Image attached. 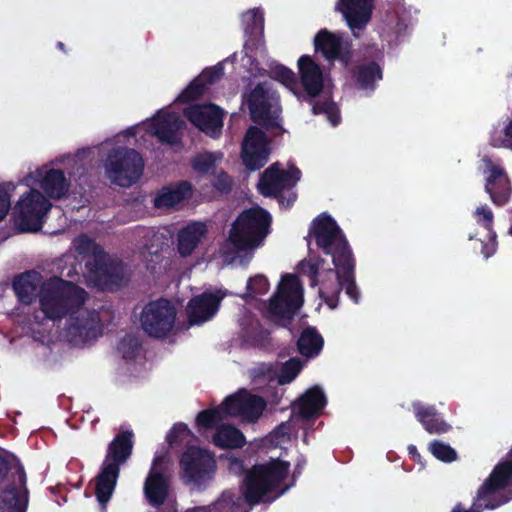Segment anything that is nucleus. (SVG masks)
<instances>
[{"label": "nucleus", "instance_id": "obj_16", "mask_svg": "<svg viewBox=\"0 0 512 512\" xmlns=\"http://www.w3.org/2000/svg\"><path fill=\"white\" fill-rule=\"evenodd\" d=\"M509 457L508 461L502 462L494 468L489 478L478 490L477 501L479 506L494 509L508 501V498L499 497V493L512 476V449Z\"/></svg>", "mask_w": 512, "mask_h": 512}, {"label": "nucleus", "instance_id": "obj_49", "mask_svg": "<svg viewBox=\"0 0 512 512\" xmlns=\"http://www.w3.org/2000/svg\"><path fill=\"white\" fill-rule=\"evenodd\" d=\"M496 234L490 230L488 232V243L483 246L482 252L486 258L493 255L496 251Z\"/></svg>", "mask_w": 512, "mask_h": 512}, {"label": "nucleus", "instance_id": "obj_53", "mask_svg": "<svg viewBox=\"0 0 512 512\" xmlns=\"http://www.w3.org/2000/svg\"><path fill=\"white\" fill-rule=\"evenodd\" d=\"M296 199V195L294 193H290L287 199V203H285L284 197L280 198V204L283 206H289L291 203H293Z\"/></svg>", "mask_w": 512, "mask_h": 512}, {"label": "nucleus", "instance_id": "obj_12", "mask_svg": "<svg viewBox=\"0 0 512 512\" xmlns=\"http://www.w3.org/2000/svg\"><path fill=\"white\" fill-rule=\"evenodd\" d=\"M303 303V288L298 278L288 274L282 277L276 295L271 299L267 314L282 324L290 319Z\"/></svg>", "mask_w": 512, "mask_h": 512}, {"label": "nucleus", "instance_id": "obj_56", "mask_svg": "<svg viewBox=\"0 0 512 512\" xmlns=\"http://www.w3.org/2000/svg\"><path fill=\"white\" fill-rule=\"evenodd\" d=\"M510 233H511V235H512V225H511V228H510Z\"/></svg>", "mask_w": 512, "mask_h": 512}, {"label": "nucleus", "instance_id": "obj_37", "mask_svg": "<svg viewBox=\"0 0 512 512\" xmlns=\"http://www.w3.org/2000/svg\"><path fill=\"white\" fill-rule=\"evenodd\" d=\"M245 31L251 34H260L263 30L264 18L258 9H252L242 15Z\"/></svg>", "mask_w": 512, "mask_h": 512}, {"label": "nucleus", "instance_id": "obj_54", "mask_svg": "<svg viewBox=\"0 0 512 512\" xmlns=\"http://www.w3.org/2000/svg\"><path fill=\"white\" fill-rule=\"evenodd\" d=\"M408 450H409V453H410L413 457H418V456H419V454L417 453V449H416V447H415V446H410V447L408 448Z\"/></svg>", "mask_w": 512, "mask_h": 512}, {"label": "nucleus", "instance_id": "obj_41", "mask_svg": "<svg viewBox=\"0 0 512 512\" xmlns=\"http://www.w3.org/2000/svg\"><path fill=\"white\" fill-rule=\"evenodd\" d=\"M382 77L379 67L372 64L368 67L362 68L358 74V81L362 88H370L372 84L380 80Z\"/></svg>", "mask_w": 512, "mask_h": 512}, {"label": "nucleus", "instance_id": "obj_36", "mask_svg": "<svg viewBox=\"0 0 512 512\" xmlns=\"http://www.w3.org/2000/svg\"><path fill=\"white\" fill-rule=\"evenodd\" d=\"M166 439L171 446L182 444L191 445L195 437L185 424L179 423L173 426L167 434Z\"/></svg>", "mask_w": 512, "mask_h": 512}, {"label": "nucleus", "instance_id": "obj_15", "mask_svg": "<svg viewBox=\"0 0 512 512\" xmlns=\"http://www.w3.org/2000/svg\"><path fill=\"white\" fill-rule=\"evenodd\" d=\"M176 310L167 300L149 303L141 315L143 330L150 336L160 338L167 335L175 324Z\"/></svg>", "mask_w": 512, "mask_h": 512}, {"label": "nucleus", "instance_id": "obj_55", "mask_svg": "<svg viewBox=\"0 0 512 512\" xmlns=\"http://www.w3.org/2000/svg\"><path fill=\"white\" fill-rule=\"evenodd\" d=\"M89 149H83L81 151H79L76 155L77 158H81L82 156H84L85 154L89 153Z\"/></svg>", "mask_w": 512, "mask_h": 512}, {"label": "nucleus", "instance_id": "obj_18", "mask_svg": "<svg viewBox=\"0 0 512 512\" xmlns=\"http://www.w3.org/2000/svg\"><path fill=\"white\" fill-rule=\"evenodd\" d=\"M270 154L269 142L258 128L251 127L243 140L241 157L245 167L251 171L263 167Z\"/></svg>", "mask_w": 512, "mask_h": 512}, {"label": "nucleus", "instance_id": "obj_21", "mask_svg": "<svg viewBox=\"0 0 512 512\" xmlns=\"http://www.w3.org/2000/svg\"><path fill=\"white\" fill-rule=\"evenodd\" d=\"M481 169L485 174V191L496 205L505 204L511 194L509 179L499 164L490 158L482 160Z\"/></svg>", "mask_w": 512, "mask_h": 512}, {"label": "nucleus", "instance_id": "obj_50", "mask_svg": "<svg viewBox=\"0 0 512 512\" xmlns=\"http://www.w3.org/2000/svg\"><path fill=\"white\" fill-rule=\"evenodd\" d=\"M231 183L230 177L226 173L220 172L216 175L214 185L219 190H225L231 186Z\"/></svg>", "mask_w": 512, "mask_h": 512}, {"label": "nucleus", "instance_id": "obj_43", "mask_svg": "<svg viewBox=\"0 0 512 512\" xmlns=\"http://www.w3.org/2000/svg\"><path fill=\"white\" fill-rule=\"evenodd\" d=\"M313 112L315 114L324 113L327 116L329 122L336 126L340 122V115L337 106L333 102L319 103L313 106Z\"/></svg>", "mask_w": 512, "mask_h": 512}, {"label": "nucleus", "instance_id": "obj_3", "mask_svg": "<svg viewBox=\"0 0 512 512\" xmlns=\"http://www.w3.org/2000/svg\"><path fill=\"white\" fill-rule=\"evenodd\" d=\"M130 137L133 136L126 130L102 145V149L108 153L103 164L105 174L111 182L122 187L135 183L144 166L139 153L124 146L125 140Z\"/></svg>", "mask_w": 512, "mask_h": 512}, {"label": "nucleus", "instance_id": "obj_5", "mask_svg": "<svg viewBox=\"0 0 512 512\" xmlns=\"http://www.w3.org/2000/svg\"><path fill=\"white\" fill-rule=\"evenodd\" d=\"M289 464L272 460L267 464L255 465L243 480L241 491L249 505L274 500L282 492H276L280 482L287 475Z\"/></svg>", "mask_w": 512, "mask_h": 512}, {"label": "nucleus", "instance_id": "obj_52", "mask_svg": "<svg viewBox=\"0 0 512 512\" xmlns=\"http://www.w3.org/2000/svg\"><path fill=\"white\" fill-rule=\"evenodd\" d=\"M485 508L484 506H479L477 499L475 500L474 506L470 510H462L459 506L455 507L452 512H479V509Z\"/></svg>", "mask_w": 512, "mask_h": 512}, {"label": "nucleus", "instance_id": "obj_30", "mask_svg": "<svg viewBox=\"0 0 512 512\" xmlns=\"http://www.w3.org/2000/svg\"><path fill=\"white\" fill-rule=\"evenodd\" d=\"M326 398L319 387L308 389L294 404V411H297L302 417H311L317 415L325 406Z\"/></svg>", "mask_w": 512, "mask_h": 512}, {"label": "nucleus", "instance_id": "obj_14", "mask_svg": "<svg viewBox=\"0 0 512 512\" xmlns=\"http://www.w3.org/2000/svg\"><path fill=\"white\" fill-rule=\"evenodd\" d=\"M22 182L28 187L41 188L48 199H61L70 188V183L63 171L50 165L37 167L34 171L29 172Z\"/></svg>", "mask_w": 512, "mask_h": 512}, {"label": "nucleus", "instance_id": "obj_35", "mask_svg": "<svg viewBox=\"0 0 512 512\" xmlns=\"http://www.w3.org/2000/svg\"><path fill=\"white\" fill-rule=\"evenodd\" d=\"M223 154L220 152H205L197 155L193 160V168L202 173L209 172L222 162Z\"/></svg>", "mask_w": 512, "mask_h": 512}, {"label": "nucleus", "instance_id": "obj_17", "mask_svg": "<svg viewBox=\"0 0 512 512\" xmlns=\"http://www.w3.org/2000/svg\"><path fill=\"white\" fill-rule=\"evenodd\" d=\"M169 463L166 455H156L144 483V494L152 506L162 505L169 495V480L165 470Z\"/></svg>", "mask_w": 512, "mask_h": 512}, {"label": "nucleus", "instance_id": "obj_20", "mask_svg": "<svg viewBox=\"0 0 512 512\" xmlns=\"http://www.w3.org/2000/svg\"><path fill=\"white\" fill-rule=\"evenodd\" d=\"M186 118L199 130L211 137L220 135L224 112L213 104H194L184 110Z\"/></svg>", "mask_w": 512, "mask_h": 512}, {"label": "nucleus", "instance_id": "obj_47", "mask_svg": "<svg viewBox=\"0 0 512 512\" xmlns=\"http://www.w3.org/2000/svg\"><path fill=\"white\" fill-rule=\"evenodd\" d=\"M289 431H290L289 424H282L273 432V434H271V436L268 440L271 443H275L276 446H281L289 438V436H288Z\"/></svg>", "mask_w": 512, "mask_h": 512}, {"label": "nucleus", "instance_id": "obj_11", "mask_svg": "<svg viewBox=\"0 0 512 512\" xmlns=\"http://www.w3.org/2000/svg\"><path fill=\"white\" fill-rule=\"evenodd\" d=\"M48 198L36 188L21 195L14 207V222L21 232H37L42 228L44 219L51 209Z\"/></svg>", "mask_w": 512, "mask_h": 512}, {"label": "nucleus", "instance_id": "obj_48", "mask_svg": "<svg viewBox=\"0 0 512 512\" xmlns=\"http://www.w3.org/2000/svg\"><path fill=\"white\" fill-rule=\"evenodd\" d=\"M219 504L224 507H228L232 512L246 510L245 508L242 507V500L237 499V501H235L234 496L231 493L223 494Z\"/></svg>", "mask_w": 512, "mask_h": 512}, {"label": "nucleus", "instance_id": "obj_26", "mask_svg": "<svg viewBox=\"0 0 512 512\" xmlns=\"http://www.w3.org/2000/svg\"><path fill=\"white\" fill-rule=\"evenodd\" d=\"M207 226L201 222H193L180 230L178 234V252L186 257L205 239Z\"/></svg>", "mask_w": 512, "mask_h": 512}, {"label": "nucleus", "instance_id": "obj_9", "mask_svg": "<svg viewBox=\"0 0 512 512\" xmlns=\"http://www.w3.org/2000/svg\"><path fill=\"white\" fill-rule=\"evenodd\" d=\"M309 235L319 248L332 256L334 265L343 261L345 279L349 280L351 252L336 222L329 215L322 214L313 221Z\"/></svg>", "mask_w": 512, "mask_h": 512}, {"label": "nucleus", "instance_id": "obj_33", "mask_svg": "<svg viewBox=\"0 0 512 512\" xmlns=\"http://www.w3.org/2000/svg\"><path fill=\"white\" fill-rule=\"evenodd\" d=\"M213 441L221 448H239L245 444V437L235 427L221 425L217 428Z\"/></svg>", "mask_w": 512, "mask_h": 512}, {"label": "nucleus", "instance_id": "obj_38", "mask_svg": "<svg viewBox=\"0 0 512 512\" xmlns=\"http://www.w3.org/2000/svg\"><path fill=\"white\" fill-rule=\"evenodd\" d=\"M271 76L275 78L277 81L281 82L284 86H286L289 90H291L294 94L297 95L296 92V80L294 73L282 66V65H275L271 67Z\"/></svg>", "mask_w": 512, "mask_h": 512}, {"label": "nucleus", "instance_id": "obj_4", "mask_svg": "<svg viewBox=\"0 0 512 512\" xmlns=\"http://www.w3.org/2000/svg\"><path fill=\"white\" fill-rule=\"evenodd\" d=\"M74 249L81 255L90 257L86 266L91 281L105 289H113L127 281L128 273L124 265L106 255L98 245L85 235L73 242Z\"/></svg>", "mask_w": 512, "mask_h": 512}, {"label": "nucleus", "instance_id": "obj_19", "mask_svg": "<svg viewBox=\"0 0 512 512\" xmlns=\"http://www.w3.org/2000/svg\"><path fill=\"white\" fill-rule=\"evenodd\" d=\"M300 177L301 172L298 168L289 166L288 170L284 171L279 163H275L264 171L258 189L264 196H274L284 189L295 186Z\"/></svg>", "mask_w": 512, "mask_h": 512}, {"label": "nucleus", "instance_id": "obj_8", "mask_svg": "<svg viewBox=\"0 0 512 512\" xmlns=\"http://www.w3.org/2000/svg\"><path fill=\"white\" fill-rule=\"evenodd\" d=\"M132 437V432H122L115 437L108 447L102 470L96 478V497L103 508L110 500L114 491L120 465L131 454L133 447Z\"/></svg>", "mask_w": 512, "mask_h": 512}, {"label": "nucleus", "instance_id": "obj_24", "mask_svg": "<svg viewBox=\"0 0 512 512\" xmlns=\"http://www.w3.org/2000/svg\"><path fill=\"white\" fill-rule=\"evenodd\" d=\"M225 297L222 291L203 293L191 299L187 305V317L192 325L202 324L214 317L221 300Z\"/></svg>", "mask_w": 512, "mask_h": 512}, {"label": "nucleus", "instance_id": "obj_44", "mask_svg": "<svg viewBox=\"0 0 512 512\" xmlns=\"http://www.w3.org/2000/svg\"><path fill=\"white\" fill-rule=\"evenodd\" d=\"M491 142L495 147H507L512 149V119L504 130V137H502L501 132H494Z\"/></svg>", "mask_w": 512, "mask_h": 512}, {"label": "nucleus", "instance_id": "obj_29", "mask_svg": "<svg viewBox=\"0 0 512 512\" xmlns=\"http://www.w3.org/2000/svg\"><path fill=\"white\" fill-rule=\"evenodd\" d=\"M222 65L204 70L178 97L181 102H188L199 98L208 84H212L221 78Z\"/></svg>", "mask_w": 512, "mask_h": 512}, {"label": "nucleus", "instance_id": "obj_7", "mask_svg": "<svg viewBox=\"0 0 512 512\" xmlns=\"http://www.w3.org/2000/svg\"><path fill=\"white\" fill-rule=\"evenodd\" d=\"M264 408L265 402L262 398L240 390L227 397L218 408L200 412L196 422L199 429L210 428L228 416H237L250 422L258 419Z\"/></svg>", "mask_w": 512, "mask_h": 512}, {"label": "nucleus", "instance_id": "obj_10", "mask_svg": "<svg viewBox=\"0 0 512 512\" xmlns=\"http://www.w3.org/2000/svg\"><path fill=\"white\" fill-rule=\"evenodd\" d=\"M179 115L169 109L159 110L151 119L127 129L140 144L146 143V136L156 137L160 142L174 144L182 129Z\"/></svg>", "mask_w": 512, "mask_h": 512}, {"label": "nucleus", "instance_id": "obj_23", "mask_svg": "<svg viewBox=\"0 0 512 512\" xmlns=\"http://www.w3.org/2000/svg\"><path fill=\"white\" fill-rule=\"evenodd\" d=\"M336 8L353 35L358 36L371 20L374 4L372 0H338Z\"/></svg>", "mask_w": 512, "mask_h": 512}, {"label": "nucleus", "instance_id": "obj_25", "mask_svg": "<svg viewBox=\"0 0 512 512\" xmlns=\"http://www.w3.org/2000/svg\"><path fill=\"white\" fill-rule=\"evenodd\" d=\"M298 70L301 84L310 97L317 96L324 86V75L319 65L307 55L298 60Z\"/></svg>", "mask_w": 512, "mask_h": 512}, {"label": "nucleus", "instance_id": "obj_46", "mask_svg": "<svg viewBox=\"0 0 512 512\" xmlns=\"http://www.w3.org/2000/svg\"><path fill=\"white\" fill-rule=\"evenodd\" d=\"M477 222L482 223L488 232L491 230L493 221V213L487 206H480L475 210L474 213Z\"/></svg>", "mask_w": 512, "mask_h": 512}, {"label": "nucleus", "instance_id": "obj_40", "mask_svg": "<svg viewBox=\"0 0 512 512\" xmlns=\"http://www.w3.org/2000/svg\"><path fill=\"white\" fill-rule=\"evenodd\" d=\"M302 369V363L298 359H291L287 361L282 367L278 376L280 384L290 383Z\"/></svg>", "mask_w": 512, "mask_h": 512}, {"label": "nucleus", "instance_id": "obj_45", "mask_svg": "<svg viewBox=\"0 0 512 512\" xmlns=\"http://www.w3.org/2000/svg\"><path fill=\"white\" fill-rule=\"evenodd\" d=\"M139 348V342L135 337L127 336L119 344V351L126 358H132Z\"/></svg>", "mask_w": 512, "mask_h": 512}, {"label": "nucleus", "instance_id": "obj_27", "mask_svg": "<svg viewBox=\"0 0 512 512\" xmlns=\"http://www.w3.org/2000/svg\"><path fill=\"white\" fill-rule=\"evenodd\" d=\"M191 195V185L188 182H181L161 189L154 199V204L160 209L174 208L189 199Z\"/></svg>", "mask_w": 512, "mask_h": 512}, {"label": "nucleus", "instance_id": "obj_32", "mask_svg": "<svg viewBox=\"0 0 512 512\" xmlns=\"http://www.w3.org/2000/svg\"><path fill=\"white\" fill-rule=\"evenodd\" d=\"M27 495L23 485L6 488L1 495L0 509L2 512H25Z\"/></svg>", "mask_w": 512, "mask_h": 512}, {"label": "nucleus", "instance_id": "obj_39", "mask_svg": "<svg viewBox=\"0 0 512 512\" xmlns=\"http://www.w3.org/2000/svg\"><path fill=\"white\" fill-rule=\"evenodd\" d=\"M269 289V283L264 275L251 277L247 283V290L244 295L246 298H255L265 294Z\"/></svg>", "mask_w": 512, "mask_h": 512}, {"label": "nucleus", "instance_id": "obj_51", "mask_svg": "<svg viewBox=\"0 0 512 512\" xmlns=\"http://www.w3.org/2000/svg\"><path fill=\"white\" fill-rule=\"evenodd\" d=\"M242 464L238 459L228 458V469L233 473H240L242 471Z\"/></svg>", "mask_w": 512, "mask_h": 512}, {"label": "nucleus", "instance_id": "obj_22", "mask_svg": "<svg viewBox=\"0 0 512 512\" xmlns=\"http://www.w3.org/2000/svg\"><path fill=\"white\" fill-rule=\"evenodd\" d=\"M180 465L188 481H200L209 477L215 470L213 456L204 449L190 446L183 454Z\"/></svg>", "mask_w": 512, "mask_h": 512}, {"label": "nucleus", "instance_id": "obj_6", "mask_svg": "<svg viewBox=\"0 0 512 512\" xmlns=\"http://www.w3.org/2000/svg\"><path fill=\"white\" fill-rule=\"evenodd\" d=\"M320 264L321 262L319 260L309 258L300 263V270L311 279H314L315 277L318 278L319 293L325 303L331 309L335 308L342 288H344L347 295L357 303L359 300V293L354 284L353 261L351 260V266L349 269V280L345 279L343 262L340 265H335L336 272L332 270L320 272Z\"/></svg>", "mask_w": 512, "mask_h": 512}, {"label": "nucleus", "instance_id": "obj_31", "mask_svg": "<svg viewBox=\"0 0 512 512\" xmlns=\"http://www.w3.org/2000/svg\"><path fill=\"white\" fill-rule=\"evenodd\" d=\"M417 419L422 423L425 430L430 434L446 433L450 429V425L441 420L434 407L424 406L421 403L413 404Z\"/></svg>", "mask_w": 512, "mask_h": 512}, {"label": "nucleus", "instance_id": "obj_42", "mask_svg": "<svg viewBox=\"0 0 512 512\" xmlns=\"http://www.w3.org/2000/svg\"><path fill=\"white\" fill-rule=\"evenodd\" d=\"M431 453L439 460L444 462H451L456 459V452L449 445L433 441L429 445Z\"/></svg>", "mask_w": 512, "mask_h": 512}, {"label": "nucleus", "instance_id": "obj_34", "mask_svg": "<svg viewBox=\"0 0 512 512\" xmlns=\"http://www.w3.org/2000/svg\"><path fill=\"white\" fill-rule=\"evenodd\" d=\"M322 346L323 339L314 328L305 329L298 340L299 351L306 357L316 356Z\"/></svg>", "mask_w": 512, "mask_h": 512}, {"label": "nucleus", "instance_id": "obj_13", "mask_svg": "<svg viewBox=\"0 0 512 512\" xmlns=\"http://www.w3.org/2000/svg\"><path fill=\"white\" fill-rule=\"evenodd\" d=\"M245 98L255 121L271 127L279 125V99L268 83L258 84Z\"/></svg>", "mask_w": 512, "mask_h": 512}, {"label": "nucleus", "instance_id": "obj_28", "mask_svg": "<svg viewBox=\"0 0 512 512\" xmlns=\"http://www.w3.org/2000/svg\"><path fill=\"white\" fill-rule=\"evenodd\" d=\"M316 51L321 52L328 60L340 58L343 52L348 48L340 34L331 33L327 30H321L314 39Z\"/></svg>", "mask_w": 512, "mask_h": 512}, {"label": "nucleus", "instance_id": "obj_2", "mask_svg": "<svg viewBox=\"0 0 512 512\" xmlns=\"http://www.w3.org/2000/svg\"><path fill=\"white\" fill-rule=\"evenodd\" d=\"M271 217L260 207L244 210L233 222L228 239L221 247L224 261L246 265L253 251L262 245L269 232Z\"/></svg>", "mask_w": 512, "mask_h": 512}, {"label": "nucleus", "instance_id": "obj_1", "mask_svg": "<svg viewBox=\"0 0 512 512\" xmlns=\"http://www.w3.org/2000/svg\"><path fill=\"white\" fill-rule=\"evenodd\" d=\"M19 300L30 304L39 295L45 317L60 323L59 336L73 345H83L101 333L98 315L84 307L86 292L58 277L42 280L36 271L18 276L13 283Z\"/></svg>", "mask_w": 512, "mask_h": 512}]
</instances>
